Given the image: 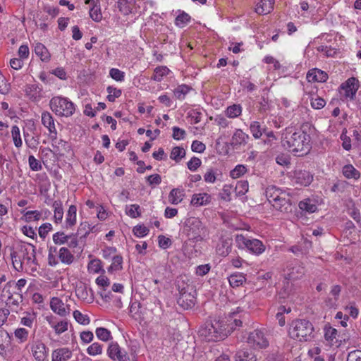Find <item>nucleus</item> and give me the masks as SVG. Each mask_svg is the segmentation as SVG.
<instances>
[{
  "label": "nucleus",
  "mask_w": 361,
  "mask_h": 361,
  "mask_svg": "<svg viewBox=\"0 0 361 361\" xmlns=\"http://www.w3.org/2000/svg\"><path fill=\"white\" fill-rule=\"evenodd\" d=\"M233 240L230 237H221L216 246V252L222 257L227 256L231 251Z\"/></svg>",
  "instance_id": "16"
},
{
  "label": "nucleus",
  "mask_w": 361,
  "mask_h": 361,
  "mask_svg": "<svg viewBox=\"0 0 361 361\" xmlns=\"http://www.w3.org/2000/svg\"><path fill=\"white\" fill-rule=\"evenodd\" d=\"M233 331V324L214 319L207 321L198 332L207 341H219L226 338Z\"/></svg>",
  "instance_id": "2"
},
{
  "label": "nucleus",
  "mask_w": 361,
  "mask_h": 361,
  "mask_svg": "<svg viewBox=\"0 0 361 361\" xmlns=\"http://www.w3.org/2000/svg\"><path fill=\"white\" fill-rule=\"evenodd\" d=\"M41 121L42 125L47 128L49 132V138L55 140L56 135H57V130L52 115L48 111H43L41 116Z\"/></svg>",
  "instance_id": "14"
},
{
  "label": "nucleus",
  "mask_w": 361,
  "mask_h": 361,
  "mask_svg": "<svg viewBox=\"0 0 361 361\" xmlns=\"http://www.w3.org/2000/svg\"><path fill=\"white\" fill-rule=\"evenodd\" d=\"M191 87L187 85H178L173 90L174 96L180 100L184 99L185 95L191 90Z\"/></svg>",
  "instance_id": "38"
},
{
  "label": "nucleus",
  "mask_w": 361,
  "mask_h": 361,
  "mask_svg": "<svg viewBox=\"0 0 361 361\" xmlns=\"http://www.w3.org/2000/svg\"><path fill=\"white\" fill-rule=\"evenodd\" d=\"M107 92L109 93V94L107 96V99L109 102H114L116 98H118L121 95V90H118L111 86H109L107 87Z\"/></svg>",
  "instance_id": "60"
},
{
  "label": "nucleus",
  "mask_w": 361,
  "mask_h": 361,
  "mask_svg": "<svg viewBox=\"0 0 361 361\" xmlns=\"http://www.w3.org/2000/svg\"><path fill=\"white\" fill-rule=\"evenodd\" d=\"M35 249V246L32 244H21L19 245L18 251L21 255L23 262L25 261L27 264H36Z\"/></svg>",
  "instance_id": "11"
},
{
  "label": "nucleus",
  "mask_w": 361,
  "mask_h": 361,
  "mask_svg": "<svg viewBox=\"0 0 361 361\" xmlns=\"http://www.w3.org/2000/svg\"><path fill=\"white\" fill-rule=\"evenodd\" d=\"M343 174L347 178L358 179L360 177V172L350 164L343 168Z\"/></svg>",
  "instance_id": "40"
},
{
  "label": "nucleus",
  "mask_w": 361,
  "mask_h": 361,
  "mask_svg": "<svg viewBox=\"0 0 361 361\" xmlns=\"http://www.w3.org/2000/svg\"><path fill=\"white\" fill-rule=\"evenodd\" d=\"M72 357V352L67 348L56 349L52 352V361H67Z\"/></svg>",
  "instance_id": "23"
},
{
  "label": "nucleus",
  "mask_w": 361,
  "mask_h": 361,
  "mask_svg": "<svg viewBox=\"0 0 361 361\" xmlns=\"http://www.w3.org/2000/svg\"><path fill=\"white\" fill-rule=\"evenodd\" d=\"M313 324L307 319L293 320L289 326L288 334L299 341H310L314 338Z\"/></svg>",
  "instance_id": "3"
},
{
  "label": "nucleus",
  "mask_w": 361,
  "mask_h": 361,
  "mask_svg": "<svg viewBox=\"0 0 361 361\" xmlns=\"http://www.w3.org/2000/svg\"><path fill=\"white\" fill-rule=\"evenodd\" d=\"M11 257L12 259V264L14 269L18 271H21L23 269V261L21 258V255L18 251H13L11 253Z\"/></svg>",
  "instance_id": "36"
},
{
  "label": "nucleus",
  "mask_w": 361,
  "mask_h": 361,
  "mask_svg": "<svg viewBox=\"0 0 361 361\" xmlns=\"http://www.w3.org/2000/svg\"><path fill=\"white\" fill-rule=\"evenodd\" d=\"M75 294L77 297L82 300H92V290H88L85 285L78 286L75 289Z\"/></svg>",
  "instance_id": "35"
},
{
  "label": "nucleus",
  "mask_w": 361,
  "mask_h": 361,
  "mask_svg": "<svg viewBox=\"0 0 361 361\" xmlns=\"http://www.w3.org/2000/svg\"><path fill=\"white\" fill-rule=\"evenodd\" d=\"M185 196L184 190L183 188H173L169 195V201L172 204H178L182 202Z\"/></svg>",
  "instance_id": "29"
},
{
  "label": "nucleus",
  "mask_w": 361,
  "mask_h": 361,
  "mask_svg": "<svg viewBox=\"0 0 361 361\" xmlns=\"http://www.w3.org/2000/svg\"><path fill=\"white\" fill-rule=\"evenodd\" d=\"M25 284L26 280L24 279H20L17 282L10 281L3 288V292H6V293H11V292H12L14 295H17V293L22 294V288H23Z\"/></svg>",
  "instance_id": "19"
},
{
  "label": "nucleus",
  "mask_w": 361,
  "mask_h": 361,
  "mask_svg": "<svg viewBox=\"0 0 361 361\" xmlns=\"http://www.w3.org/2000/svg\"><path fill=\"white\" fill-rule=\"evenodd\" d=\"M75 319L81 324L86 325L90 322V318L87 315L82 314L78 310H75L73 313Z\"/></svg>",
  "instance_id": "58"
},
{
  "label": "nucleus",
  "mask_w": 361,
  "mask_h": 361,
  "mask_svg": "<svg viewBox=\"0 0 361 361\" xmlns=\"http://www.w3.org/2000/svg\"><path fill=\"white\" fill-rule=\"evenodd\" d=\"M52 111L60 116L68 117L75 112V105L68 98L54 97L49 102Z\"/></svg>",
  "instance_id": "5"
},
{
  "label": "nucleus",
  "mask_w": 361,
  "mask_h": 361,
  "mask_svg": "<svg viewBox=\"0 0 361 361\" xmlns=\"http://www.w3.org/2000/svg\"><path fill=\"white\" fill-rule=\"evenodd\" d=\"M70 235L65 234L64 232H56L53 235L52 239L56 245H63L68 242Z\"/></svg>",
  "instance_id": "45"
},
{
  "label": "nucleus",
  "mask_w": 361,
  "mask_h": 361,
  "mask_svg": "<svg viewBox=\"0 0 361 361\" xmlns=\"http://www.w3.org/2000/svg\"><path fill=\"white\" fill-rule=\"evenodd\" d=\"M184 226L188 231V235H192L193 238H197L200 236L202 222L198 218L190 217L187 219L185 221Z\"/></svg>",
  "instance_id": "12"
},
{
  "label": "nucleus",
  "mask_w": 361,
  "mask_h": 361,
  "mask_svg": "<svg viewBox=\"0 0 361 361\" xmlns=\"http://www.w3.org/2000/svg\"><path fill=\"white\" fill-rule=\"evenodd\" d=\"M293 178L296 183L307 186L312 183L313 176L307 171L296 169L293 172Z\"/></svg>",
  "instance_id": "15"
},
{
  "label": "nucleus",
  "mask_w": 361,
  "mask_h": 361,
  "mask_svg": "<svg viewBox=\"0 0 361 361\" xmlns=\"http://www.w3.org/2000/svg\"><path fill=\"white\" fill-rule=\"evenodd\" d=\"M185 150L181 147H174L171 152L170 158L176 162H179L185 156Z\"/></svg>",
  "instance_id": "42"
},
{
  "label": "nucleus",
  "mask_w": 361,
  "mask_h": 361,
  "mask_svg": "<svg viewBox=\"0 0 361 361\" xmlns=\"http://www.w3.org/2000/svg\"><path fill=\"white\" fill-rule=\"evenodd\" d=\"M305 274V268L298 261L289 263L285 270V279L290 281L300 279Z\"/></svg>",
  "instance_id": "8"
},
{
  "label": "nucleus",
  "mask_w": 361,
  "mask_h": 361,
  "mask_svg": "<svg viewBox=\"0 0 361 361\" xmlns=\"http://www.w3.org/2000/svg\"><path fill=\"white\" fill-rule=\"evenodd\" d=\"M102 345L99 344L97 342H95L87 348V352L90 355L95 356L102 353Z\"/></svg>",
  "instance_id": "56"
},
{
  "label": "nucleus",
  "mask_w": 361,
  "mask_h": 361,
  "mask_svg": "<svg viewBox=\"0 0 361 361\" xmlns=\"http://www.w3.org/2000/svg\"><path fill=\"white\" fill-rule=\"evenodd\" d=\"M285 192L281 191L274 185H269L266 188L265 195L270 204L278 200Z\"/></svg>",
  "instance_id": "27"
},
{
  "label": "nucleus",
  "mask_w": 361,
  "mask_h": 361,
  "mask_svg": "<svg viewBox=\"0 0 361 361\" xmlns=\"http://www.w3.org/2000/svg\"><path fill=\"white\" fill-rule=\"evenodd\" d=\"M190 20V16L183 11L176 18L175 23L178 27H183L186 23Z\"/></svg>",
  "instance_id": "57"
},
{
  "label": "nucleus",
  "mask_w": 361,
  "mask_h": 361,
  "mask_svg": "<svg viewBox=\"0 0 361 361\" xmlns=\"http://www.w3.org/2000/svg\"><path fill=\"white\" fill-rule=\"evenodd\" d=\"M256 355L252 350H241L235 354V361H256Z\"/></svg>",
  "instance_id": "34"
},
{
  "label": "nucleus",
  "mask_w": 361,
  "mask_h": 361,
  "mask_svg": "<svg viewBox=\"0 0 361 361\" xmlns=\"http://www.w3.org/2000/svg\"><path fill=\"white\" fill-rule=\"evenodd\" d=\"M92 4V7L90 10V16L91 18L96 21L99 22L102 19V14L101 12L99 0H86L85 4Z\"/></svg>",
  "instance_id": "22"
},
{
  "label": "nucleus",
  "mask_w": 361,
  "mask_h": 361,
  "mask_svg": "<svg viewBox=\"0 0 361 361\" xmlns=\"http://www.w3.org/2000/svg\"><path fill=\"white\" fill-rule=\"evenodd\" d=\"M91 230L90 225L87 222H82L80 224L76 233L80 235V238H85Z\"/></svg>",
  "instance_id": "55"
},
{
  "label": "nucleus",
  "mask_w": 361,
  "mask_h": 361,
  "mask_svg": "<svg viewBox=\"0 0 361 361\" xmlns=\"http://www.w3.org/2000/svg\"><path fill=\"white\" fill-rule=\"evenodd\" d=\"M274 0H260L257 4L256 12L260 15L269 13L274 8Z\"/></svg>",
  "instance_id": "25"
},
{
  "label": "nucleus",
  "mask_w": 361,
  "mask_h": 361,
  "mask_svg": "<svg viewBox=\"0 0 361 361\" xmlns=\"http://www.w3.org/2000/svg\"><path fill=\"white\" fill-rule=\"evenodd\" d=\"M312 131L313 129L310 123H304L294 133H287L282 140V145L295 156L305 155L312 147L310 134Z\"/></svg>",
  "instance_id": "1"
},
{
  "label": "nucleus",
  "mask_w": 361,
  "mask_h": 361,
  "mask_svg": "<svg viewBox=\"0 0 361 361\" xmlns=\"http://www.w3.org/2000/svg\"><path fill=\"white\" fill-rule=\"evenodd\" d=\"M51 140L54 152L63 154L65 152H68L71 150V146L68 142L61 139L57 140V135H56L55 140L51 139Z\"/></svg>",
  "instance_id": "21"
},
{
  "label": "nucleus",
  "mask_w": 361,
  "mask_h": 361,
  "mask_svg": "<svg viewBox=\"0 0 361 361\" xmlns=\"http://www.w3.org/2000/svg\"><path fill=\"white\" fill-rule=\"evenodd\" d=\"M8 294L7 305H13L18 307L20 303L23 302V294L17 293V295H14L12 292Z\"/></svg>",
  "instance_id": "47"
},
{
  "label": "nucleus",
  "mask_w": 361,
  "mask_h": 361,
  "mask_svg": "<svg viewBox=\"0 0 361 361\" xmlns=\"http://www.w3.org/2000/svg\"><path fill=\"white\" fill-rule=\"evenodd\" d=\"M246 171V167L244 165L239 164L230 172V176L233 178H238L245 173Z\"/></svg>",
  "instance_id": "59"
},
{
  "label": "nucleus",
  "mask_w": 361,
  "mask_h": 361,
  "mask_svg": "<svg viewBox=\"0 0 361 361\" xmlns=\"http://www.w3.org/2000/svg\"><path fill=\"white\" fill-rule=\"evenodd\" d=\"M123 258L120 255L114 256L112 259V263L108 269L109 272L118 271L122 269Z\"/></svg>",
  "instance_id": "49"
},
{
  "label": "nucleus",
  "mask_w": 361,
  "mask_h": 361,
  "mask_svg": "<svg viewBox=\"0 0 361 361\" xmlns=\"http://www.w3.org/2000/svg\"><path fill=\"white\" fill-rule=\"evenodd\" d=\"M33 357L37 361H44L47 356V348L41 341H37L31 347Z\"/></svg>",
  "instance_id": "17"
},
{
  "label": "nucleus",
  "mask_w": 361,
  "mask_h": 361,
  "mask_svg": "<svg viewBox=\"0 0 361 361\" xmlns=\"http://www.w3.org/2000/svg\"><path fill=\"white\" fill-rule=\"evenodd\" d=\"M52 229V226L50 223H45L39 227V235L40 238L44 239L48 233Z\"/></svg>",
  "instance_id": "64"
},
{
  "label": "nucleus",
  "mask_w": 361,
  "mask_h": 361,
  "mask_svg": "<svg viewBox=\"0 0 361 361\" xmlns=\"http://www.w3.org/2000/svg\"><path fill=\"white\" fill-rule=\"evenodd\" d=\"M359 88V81L357 78L351 77L343 82L340 86V94L342 99L353 101L355 98L356 92Z\"/></svg>",
  "instance_id": "7"
},
{
  "label": "nucleus",
  "mask_w": 361,
  "mask_h": 361,
  "mask_svg": "<svg viewBox=\"0 0 361 361\" xmlns=\"http://www.w3.org/2000/svg\"><path fill=\"white\" fill-rule=\"evenodd\" d=\"M110 76L116 81H123L124 80L125 73L118 68H111L109 71Z\"/></svg>",
  "instance_id": "63"
},
{
  "label": "nucleus",
  "mask_w": 361,
  "mask_h": 361,
  "mask_svg": "<svg viewBox=\"0 0 361 361\" xmlns=\"http://www.w3.org/2000/svg\"><path fill=\"white\" fill-rule=\"evenodd\" d=\"M133 232L137 237L142 238L148 234L149 229L145 226L137 225L133 228Z\"/></svg>",
  "instance_id": "61"
},
{
  "label": "nucleus",
  "mask_w": 361,
  "mask_h": 361,
  "mask_svg": "<svg viewBox=\"0 0 361 361\" xmlns=\"http://www.w3.org/2000/svg\"><path fill=\"white\" fill-rule=\"evenodd\" d=\"M299 207L301 210L309 213H313L317 210V206L311 202L310 200H305L299 202Z\"/></svg>",
  "instance_id": "52"
},
{
  "label": "nucleus",
  "mask_w": 361,
  "mask_h": 361,
  "mask_svg": "<svg viewBox=\"0 0 361 361\" xmlns=\"http://www.w3.org/2000/svg\"><path fill=\"white\" fill-rule=\"evenodd\" d=\"M248 344L254 348H264L268 346L269 342L264 334L259 330H255L249 334Z\"/></svg>",
  "instance_id": "9"
},
{
  "label": "nucleus",
  "mask_w": 361,
  "mask_h": 361,
  "mask_svg": "<svg viewBox=\"0 0 361 361\" xmlns=\"http://www.w3.org/2000/svg\"><path fill=\"white\" fill-rule=\"evenodd\" d=\"M50 307L51 310L61 317H65L70 314V307L68 305L65 303L59 298L54 297L50 301Z\"/></svg>",
  "instance_id": "13"
},
{
  "label": "nucleus",
  "mask_w": 361,
  "mask_h": 361,
  "mask_svg": "<svg viewBox=\"0 0 361 361\" xmlns=\"http://www.w3.org/2000/svg\"><path fill=\"white\" fill-rule=\"evenodd\" d=\"M211 196L207 193L195 194L192 197L191 204L199 207L207 205L211 202Z\"/></svg>",
  "instance_id": "24"
},
{
  "label": "nucleus",
  "mask_w": 361,
  "mask_h": 361,
  "mask_svg": "<svg viewBox=\"0 0 361 361\" xmlns=\"http://www.w3.org/2000/svg\"><path fill=\"white\" fill-rule=\"evenodd\" d=\"M41 213L37 210L27 211L24 213L22 219L26 222L37 221L41 218Z\"/></svg>",
  "instance_id": "44"
},
{
  "label": "nucleus",
  "mask_w": 361,
  "mask_h": 361,
  "mask_svg": "<svg viewBox=\"0 0 361 361\" xmlns=\"http://www.w3.org/2000/svg\"><path fill=\"white\" fill-rule=\"evenodd\" d=\"M11 135L15 146L18 148L22 146L20 129L17 126H13L11 129Z\"/></svg>",
  "instance_id": "51"
},
{
  "label": "nucleus",
  "mask_w": 361,
  "mask_h": 361,
  "mask_svg": "<svg viewBox=\"0 0 361 361\" xmlns=\"http://www.w3.org/2000/svg\"><path fill=\"white\" fill-rule=\"evenodd\" d=\"M59 259L64 264L70 265L74 261V255L66 247H62L59 250Z\"/></svg>",
  "instance_id": "28"
},
{
  "label": "nucleus",
  "mask_w": 361,
  "mask_h": 361,
  "mask_svg": "<svg viewBox=\"0 0 361 361\" xmlns=\"http://www.w3.org/2000/svg\"><path fill=\"white\" fill-rule=\"evenodd\" d=\"M25 142L28 147L34 149L36 148L39 144L38 140L35 137L30 135L27 133L24 132Z\"/></svg>",
  "instance_id": "62"
},
{
  "label": "nucleus",
  "mask_w": 361,
  "mask_h": 361,
  "mask_svg": "<svg viewBox=\"0 0 361 361\" xmlns=\"http://www.w3.org/2000/svg\"><path fill=\"white\" fill-rule=\"evenodd\" d=\"M95 334L99 339L104 342H106L112 338L111 331L104 327L97 328Z\"/></svg>",
  "instance_id": "43"
},
{
  "label": "nucleus",
  "mask_w": 361,
  "mask_h": 361,
  "mask_svg": "<svg viewBox=\"0 0 361 361\" xmlns=\"http://www.w3.org/2000/svg\"><path fill=\"white\" fill-rule=\"evenodd\" d=\"M169 72V70L166 66H159L154 69L152 79L155 81H161L163 76L166 75Z\"/></svg>",
  "instance_id": "46"
},
{
  "label": "nucleus",
  "mask_w": 361,
  "mask_h": 361,
  "mask_svg": "<svg viewBox=\"0 0 361 361\" xmlns=\"http://www.w3.org/2000/svg\"><path fill=\"white\" fill-rule=\"evenodd\" d=\"M77 208L75 205H71L67 212L66 222L67 226L72 227L76 223Z\"/></svg>",
  "instance_id": "37"
},
{
  "label": "nucleus",
  "mask_w": 361,
  "mask_h": 361,
  "mask_svg": "<svg viewBox=\"0 0 361 361\" xmlns=\"http://www.w3.org/2000/svg\"><path fill=\"white\" fill-rule=\"evenodd\" d=\"M235 241L239 249H247L250 252L259 255L264 252L265 245L258 239H249L242 234L235 235Z\"/></svg>",
  "instance_id": "6"
},
{
  "label": "nucleus",
  "mask_w": 361,
  "mask_h": 361,
  "mask_svg": "<svg viewBox=\"0 0 361 361\" xmlns=\"http://www.w3.org/2000/svg\"><path fill=\"white\" fill-rule=\"evenodd\" d=\"M126 212L131 218H137L141 215L140 207L136 204H131L129 207H127Z\"/></svg>",
  "instance_id": "54"
},
{
  "label": "nucleus",
  "mask_w": 361,
  "mask_h": 361,
  "mask_svg": "<svg viewBox=\"0 0 361 361\" xmlns=\"http://www.w3.org/2000/svg\"><path fill=\"white\" fill-rule=\"evenodd\" d=\"M135 4V0H118L117 6L120 12L128 15L132 13Z\"/></svg>",
  "instance_id": "30"
},
{
  "label": "nucleus",
  "mask_w": 361,
  "mask_h": 361,
  "mask_svg": "<svg viewBox=\"0 0 361 361\" xmlns=\"http://www.w3.org/2000/svg\"><path fill=\"white\" fill-rule=\"evenodd\" d=\"M108 356L114 361H130L127 353L116 342H111L107 349Z\"/></svg>",
  "instance_id": "10"
},
{
  "label": "nucleus",
  "mask_w": 361,
  "mask_h": 361,
  "mask_svg": "<svg viewBox=\"0 0 361 361\" xmlns=\"http://www.w3.org/2000/svg\"><path fill=\"white\" fill-rule=\"evenodd\" d=\"M287 194L284 192L281 196L274 201L271 204L274 208L281 212H291V203L289 198H287Z\"/></svg>",
  "instance_id": "18"
},
{
  "label": "nucleus",
  "mask_w": 361,
  "mask_h": 361,
  "mask_svg": "<svg viewBox=\"0 0 361 361\" xmlns=\"http://www.w3.org/2000/svg\"><path fill=\"white\" fill-rule=\"evenodd\" d=\"M337 335L338 331L335 328L331 326H325L324 338L331 345L336 344L338 342Z\"/></svg>",
  "instance_id": "33"
},
{
  "label": "nucleus",
  "mask_w": 361,
  "mask_h": 361,
  "mask_svg": "<svg viewBox=\"0 0 361 361\" xmlns=\"http://www.w3.org/2000/svg\"><path fill=\"white\" fill-rule=\"evenodd\" d=\"M341 291V287L339 285H334L332 286L331 290L330 291L331 295L334 296V300L332 299H329L327 302H329L328 305L330 307H334L336 305V302L338 301L340 293Z\"/></svg>",
  "instance_id": "48"
},
{
  "label": "nucleus",
  "mask_w": 361,
  "mask_h": 361,
  "mask_svg": "<svg viewBox=\"0 0 361 361\" xmlns=\"http://www.w3.org/2000/svg\"><path fill=\"white\" fill-rule=\"evenodd\" d=\"M35 53L44 62H48L50 60V54L47 47L42 43H37L35 45Z\"/></svg>",
  "instance_id": "32"
},
{
  "label": "nucleus",
  "mask_w": 361,
  "mask_h": 361,
  "mask_svg": "<svg viewBox=\"0 0 361 361\" xmlns=\"http://www.w3.org/2000/svg\"><path fill=\"white\" fill-rule=\"evenodd\" d=\"M53 207L54 208V221L56 223H59L61 221L63 216L62 204L60 201H54L53 203Z\"/></svg>",
  "instance_id": "41"
},
{
  "label": "nucleus",
  "mask_w": 361,
  "mask_h": 361,
  "mask_svg": "<svg viewBox=\"0 0 361 361\" xmlns=\"http://www.w3.org/2000/svg\"><path fill=\"white\" fill-rule=\"evenodd\" d=\"M249 138L248 135L245 133L241 129H237L231 139V145L233 147L245 145Z\"/></svg>",
  "instance_id": "26"
},
{
  "label": "nucleus",
  "mask_w": 361,
  "mask_h": 361,
  "mask_svg": "<svg viewBox=\"0 0 361 361\" xmlns=\"http://www.w3.org/2000/svg\"><path fill=\"white\" fill-rule=\"evenodd\" d=\"M307 78L310 82H324L327 80L328 75L320 69L313 68L308 71Z\"/></svg>",
  "instance_id": "20"
},
{
  "label": "nucleus",
  "mask_w": 361,
  "mask_h": 361,
  "mask_svg": "<svg viewBox=\"0 0 361 361\" xmlns=\"http://www.w3.org/2000/svg\"><path fill=\"white\" fill-rule=\"evenodd\" d=\"M229 284L233 288L242 286L246 281L245 276L243 273H235L228 278Z\"/></svg>",
  "instance_id": "31"
},
{
  "label": "nucleus",
  "mask_w": 361,
  "mask_h": 361,
  "mask_svg": "<svg viewBox=\"0 0 361 361\" xmlns=\"http://www.w3.org/2000/svg\"><path fill=\"white\" fill-rule=\"evenodd\" d=\"M241 111L242 108L240 105L233 104L226 109V114L228 117L234 118L240 115Z\"/></svg>",
  "instance_id": "50"
},
{
  "label": "nucleus",
  "mask_w": 361,
  "mask_h": 361,
  "mask_svg": "<svg viewBox=\"0 0 361 361\" xmlns=\"http://www.w3.org/2000/svg\"><path fill=\"white\" fill-rule=\"evenodd\" d=\"M250 132L255 139H259L265 133V128H262L258 121H253L250 126Z\"/></svg>",
  "instance_id": "39"
},
{
  "label": "nucleus",
  "mask_w": 361,
  "mask_h": 361,
  "mask_svg": "<svg viewBox=\"0 0 361 361\" xmlns=\"http://www.w3.org/2000/svg\"><path fill=\"white\" fill-rule=\"evenodd\" d=\"M235 190L238 196L245 195L248 191V182L247 180L238 181Z\"/></svg>",
  "instance_id": "53"
},
{
  "label": "nucleus",
  "mask_w": 361,
  "mask_h": 361,
  "mask_svg": "<svg viewBox=\"0 0 361 361\" xmlns=\"http://www.w3.org/2000/svg\"><path fill=\"white\" fill-rule=\"evenodd\" d=\"M176 287L179 292L177 303L184 310L191 309L195 304V290L192 284L178 280Z\"/></svg>",
  "instance_id": "4"
}]
</instances>
